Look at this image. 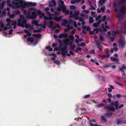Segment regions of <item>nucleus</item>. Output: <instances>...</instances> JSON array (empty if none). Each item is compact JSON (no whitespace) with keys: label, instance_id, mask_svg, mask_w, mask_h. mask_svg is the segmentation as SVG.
<instances>
[{"label":"nucleus","instance_id":"31","mask_svg":"<svg viewBox=\"0 0 126 126\" xmlns=\"http://www.w3.org/2000/svg\"><path fill=\"white\" fill-rule=\"evenodd\" d=\"M61 35H62L63 37L67 38L68 37V34L66 33H61Z\"/></svg>","mask_w":126,"mask_h":126},{"label":"nucleus","instance_id":"8","mask_svg":"<svg viewBox=\"0 0 126 126\" xmlns=\"http://www.w3.org/2000/svg\"><path fill=\"white\" fill-rule=\"evenodd\" d=\"M119 102L118 100H117L114 102H112L111 103V105L112 106H114L116 109L117 110L118 109V106L119 105Z\"/></svg>","mask_w":126,"mask_h":126},{"label":"nucleus","instance_id":"19","mask_svg":"<svg viewBox=\"0 0 126 126\" xmlns=\"http://www.w3.org/2000/svg\"><path fill=\"white\" fill-rule=\"evenodd\" d=\"M62 19V17L61 16L57 17H54V20H56L57 21L59 22L60 20H61Z\"/></svg>","mask_w":126,"mask_h":126},{"label":"nucleus","instance_id":"40","mask_svg":"<svg viewBox=\"0 0 126 126\" xmlns=\"http://www.w3.org/2000/svg\"><path fill=\"white\" fill-rule=\"evenodd\" d=\"M94 29L93 30V31H90L89 32V34L90 35H92L93 34H95V32H95V31H94Z\"/></svg>","mask_w":126,"mask_h":126},{"label":"nucleus","instance_id":"60","mask_svg":"<svg viewBox=\"0 0 126 126\" xmlns=\"http://www.w3.org/2000/svg\"><path fill=\"white\" fill-rule=\"evenodd\" d=\"M105 2L104 0H100L99 1V2L100 3L102 4Z\"/></svg>","mask_w":126,"mask_h":126},{"label":"nucleus","instance_id":"35","mask_svg":"<svg viewBox=\"0 0 126 126\" xmlns=\"http://www.w3.org/2000/svg\"><path fill=\"white\" fill-rule=\"evenodd\" d=\"M6 21L8 23H13V21L11 20V19L9 18H7L6 19Z\"/></svg>","mask_w":126,"mask_h":126},{"label":"nucleus","instance_id":"48","mask_svg":"<svg viewBox=\"0 0 126 126\" xmlns=\"http://www.w3.org/2000/svg\"><path fill=\"white\" fill-rule=\"evenodd\" d=\"M98 25L97 24V23H94L93 24V26L95 27H98Z\"/></svg>","mask_w":126,"mask_h":126},{"label":"nucleus","instance_id":"41","mask_svg":"<svg viewBox=\"0 0 126 126\" xmlns=\"http://www.w3.org/2000/svg\"><path fill=\"white\" fill-rule=\"evenodd\" d=\"M50 25L49 26H52L53 25V22L51 20L49 22Z\"/></svg>","mask_w":126,"mask_h":126},{"label":"nucleus","instance_id":"29","mask_svg":"<svg viewBox=\"0 0 126 126\" xmlns=\"http://www.w3.org/2000/svg\"><path fill=\"white\" fill-rule=\"evenodd\" d=\"M101 118L102 120L103 121L105 122H106L107 120L106 118L104 116H101Z\"/></svg>","mask_w":126,"mask_h":126},{"label":"nucleus","instance_id":"58","mask_svg":"<svg viewBox=\"0 0 126 126\" xmlns=\"http://www.w3.org/2000/svg\"><path fill=\"white\" fill-rule=\"evenodd\" d=\"M52 3L53 4L54 6H55L56 4V2L54 0H52Z\"/></svg>","mask_w":126,"mask_h":126},{"label":"nucleus","instance_id":"27","mask_svg":"<svg viewBox=\"0 0 126 126\" xmlns=\"http://www.w3.org/2000/svg\"><path fill=\"white\" fill-rule=\"evenodd\" d=\"M46 49L48 50L49 51H52L53 49L52 48H51V47L50 46H47L46 47Z\"/></svg>","mask_w":126,"mask_h":126},{"label":"nucleus","instance_id":"24","mask_svg":"<svg viewBox=\"0 0 126 126\" xmlns=\"http://www.w3.org/2000/svg\"><path fill=\"white\" fill-rule=\"evenodd\" d=\"M33 36L38 38H40L41 37V35L39 33L37 34H33Z\"/></svg>","mask_w":126,"mask_h":126},{"label":"nucleus","instance_id":"17","mask_svg":"<svg viewBox=\"0 0 126 126\" xmlns=\"http://www.w3.org/2000/svg\"><path fill=\"white\" fill-rule=\"evenodd\" d=\"M94 31H95V34H97V33L98 32H102V30L100 29H98L97 28H95L94 29Z\"/></svg>","mask_w":126,"mask_h":126},{"label":"nucleus","instance_id":"2","mask_svg":"<svg viewBox=\"0 0 126 126\" xmlns=\"http://www.w3.org/2000/svg\"><path fill=\"white\" fill-rule=\"evenodd\" d=\"M58 6L59 7L57 8V10L59 12H61L62 10V12L64 13L66 10V6L64 4V1L62 0L59 1Z\"/></svg>","mask_w":126,"mask_h":126},{"label":"nucleus","instance_id":"23","mask_svg":"<svg viewBox=\"0 0 126 126\" xmlns=\"http://www.w3.org/2000/svg\"><path fill=\"white\" fill-rule=\"evenodd\" d=\"M126 0H118L117 1L119 4H122L125 3Z\"/></svg>","mask_w":126,"mask_h":126},{"label":"nucleus","instance_id":"16","mask_svg":"<svg viewBox=\"0 0 126 126\" xmlns=\"http://www.w3.org/2000/svg\"><path fill=\"white\" fill-rule=\"evenodd\" d=\"M110 55L108 51H107V53L106 55H103L101 56V57L102 58H108L109 57Z\"/></svg>","mask_w":126,"mask_h":126},{"label":"nucleus","instance_id":"61","mask_svg":"<svg viewBox=\"0 0 126 126\" xmlns=\"http://www.w3.org/2000/svg\"><path fill=\"white\" fill-rule=\"evenodd\" d=\"M69 14L71 15V17H72L73 15H74V14H73V12L72 11H71L70 12H69Z\"/></svg>","mask_w":126,"mask_h":126},{"label":"nucleus","instance_id":"14","mask_svg":"<svg viewBox=\"0 0 126 126\" xmlns=\"http://www.w3.org/2000/svg\"><path fill=\"white\" fill-rule=\"evenodd\" d=\"M125 42L123 41L122 39H120L119 40V44L122 47H123L125 44Z\"/></svg>","mask_w":126,"mask_h":126},{"label":"nucleus","instance_id":"38","mask_svg":"<svg viewBox=\"0 0 126 126\" xmlns=\"http://www.w3.org/2000/svg\"><path fill=\"white\" fill-rule=\"evenodd\" d=\"M70 7L71 9H72L73 10H74L76 8V7L74 5H71L70 6Z\"/></svg>","mask_w":126,"mask_h":126},{"label":"nucleus","instance_id":"49","mask_svg":"<svg viewBox=\"0 0 126 126\" xmlns=\"http://www.w3.org/2000/svg\"><path fill=\"white\" fill-rule=\"evenodd\" d=\"M61 54L62 56H64V57H65L66 54L64 52H62Z\"/></svg>","mask_w":126,"mask_h":126},{"label":"nucleus","instance_id":"36","mask_svg":"<svg viewBox=\"0 0 126 126\" xmlns=\"http://www.w3.org/2000/svg\"><path fill=\"white\" fill-rule=\"evenodd\" d=\"M90 94H87V95H85L83 96V98H84L85 99H86L87 98H89V97H90Z\"/></svg>","mask_w":126,"mask_h":126},{"label":"nucleus","instance_id":"50","mask_svg":"<svg viewBox=\"0 0 126 126\" xmlns=\"http://www.w3.org/2000/svg\"><path fill=\"white\" fill-rule=\"evenodd\" d=\"M86 30L87 31L90 32L91 30V28L89 26H87L86 28Z\"/></svg>","mask_w":126,"mask_h":126},{"label":"nucleus","instance_id":"15","mask_svg":"<svg viewBox=\"0 0 126 126\" xmlns=\"http://www.w3.org/2000/svg\"><path fill=\"white\" fill-rule=\"evenodd\" d=\"M88 1L89 3V5L91 6V8H90V9L91 10H95V8L94 7L93 5H91L92 3L91 1L89 0H88Z\"/></svg>","mask_w":126,"mask_h":126},{"label":"nucleus","instance_id":"54","mask_svg":"<svg viewBox=\"0 0 126 126\" xmlns=\"http://www.w3.org/2000/svg\"><path fill=\"white\" fill-rule=\"evenodd\" d=\"M76 2H77L76 0H72L71 1V4H74Z\"/></svg>","mask_w":126,"mask_h":126},{"label":"nucleus","instance_id":"42","mask_svg":"<svg viewBox=\"0 0 126 126\" xmlns=\"http://www.w3.org/2000/svg\"><path fill=\"white\" fill-rule=\"evenodd\" d=\"M99 39L100 40L102 41H104V40L103 38V36H100L99 37Z\"/></svg>","mask_w":126,"mask_h":126},{"label":"nucleus","instance_id":"10","mask_svg":"<svg viewBox=\"0 0 126 126\" xmlns=\"http://www.w3.org/2000/svg\"><path fill=\"white\" fill-rule=\"evenodd\" d=\"M27 21H26V22L25 23H23L20 24L18 25V26H19L21 27H22L24 28L25 27L26 28H27L29 27V25L28 24H27Z\"/></svg>","mask_w":126,"mask_h":126},{"label":"nucleus","instance_id":"30","mask_svg":"<svg viewBox=\"0 0 126 126\" xmlns=\"http://www.w3.org/2000/svg\"><path fill=\"white\" fill-rule=\"evenodd\" d=\"M79 14L80 13L79 11H76V12L75 11L74 12V15L77 16H78L79 15Z\"/></svg>","mask_w":126,"mask_h":126},{"label":"nucleus","instance_id":"39","mask_svg":"<svg viewBox=\"0 0 126 126\" xmlns=\"http://www.w3.org/2000/svg\"><path fill=\"white\" fill-rule=\"evenodd\" d=\"M69 39L71 40H74V37L72 35H70L69 36Z\"/></svg>","mask_w":126,"mask_h":126},{"label":"nucleus","instance_id":"28","mask_svg":"<svg viewBox=\"0 0 126 126\" xmlns=\"http://www.w3.org/2000/svg\"><path fill=\"white\" fill-rule=\"evenodd\" d=\"M116 16L117 17H118L119 19H121L122 18V15L118 13L117 14Z\"/></svg>","mask_w":126,"mask_h":126},{"label":"nucleus","instance_id":"52","mask_svg":"<svg viewBox=\"0 0 126 126\" xmlns=\"http://www.w3.org/2000/svg\"><path fill=\"white\" fill-rule=\"evenodd\" d=\"M121 95L120 94H117L116 95V96L117 98H119L121 97Z\"/></svg>","mask_w":126,"mask_h":126},{"label":"nucleus","instance_id":"5","mask_svg":"<svg viewBox=\"0 0 126 126\" xmlns=\"http://www.w3.org/2000/svg\"><path fill=\"white\" fill-rule=\"evenodd\" d=\"M20 18L17 20V25L23 23H25L26 22L25 21H27L26 19L24 16L20 15Z\"/></svg>","mask_w":126,"mask_h":126},{"label":"nucleus","instance_id":"22","mask_svg":"<svg viewBox=\"0 0 126 126\" xmlns=\"http://www.w3.org/2000/svg\"><path fill=\"white\" fill-rule=\"evenodd\" d=\"M32 23L36 26H38V22L36 20H33L32 21Z\"/></svg>","mask_w":126,"mask_h":126},{"label":"nucleus","instance_id":"64","mask_svg":"<svg viewBox=\"0 0 126 126\" xmlns=\"http://www.w3.org/2000/svg\"><path fill=\"white\" fill-rule=\"evenodd\" d=\"M90 125L91 126H98L99 125H97L96 124H94L93 125V124L92 123H91L90 124Z\"/></svg>","mask_w":126,"mask_h":126},{"label":"nucleus","instance_id":"20","mask_svg":"<svg viewBox=\"0 0 126 126\" xmlns=\"http://www.w3.org/2000/svg\"><path fill=\"white\" fill-rule=\"evenodd\" d=\"M27 41L30 42L31 43H32L34 41L32 37H29L27 38Z\"/></svg>","mask_w":126,"mask_h":126},{"label":"nucleus","instance_id":"59","mask_svg":"<svg viewBox=\"0 0 126 126\" xmlns=\"http://www.w3.org/2000/svg\"><path fill=\"white\" fill-rule=\"evenodd\" d=\"M108 96L110 98H111L112 97L111 94L110 93H109L108 94Z\"/></svg>","mask_w":126,"mask_h":126},{"label":"nucleus","instance_id":"51","mask_svg":"<svg viewBox=\"0 0 126 126\" xmlns=\"http://www.w3.org/2000/svg\"><path fill=\"white\" fill-rule=\"evenodd\" d=\"M106 18V16H104L102 18V20L103 21H104Z\"/></svg>","mask_w":126,"mask_h":126},{"label":"nucleus","instance_id":"25","mask_svg":"<svg viewBox=\"0 0 126 126\" xmlns=\"http://www.w3.org/2000/svg\"><path fill=\"white\" fill-rule=\"evenodd\" d=\"M82 50V49L80 47H77L76 50L75 52L76 53H77L79 51H80V52Z\"/></svg>","mask_w":126,"mask_h":126},{"label":"nucleus","instance_id":"18","mask_svg":"<svg viewBox=\"0 0 126 126\" xmlns=\"http://www.w3.org/2000/svg\"><path fill=\"white\" fill-rule=\"evenodd\" d=\"M110 60L113 61L118 62L119 61L118 58H115L114 57H110Z\"/></svg>","mask_w":126,"mask_h":126},{"label":"nucleus","instance_id":"46","mask_svg":"<svg viewBox=\"0 0 126 126\" xmlns=\"http://www.w3.org/2000/svg\"><path fill=\"white\" fill-rule=\"evenodd\" d=\"M9 16L10 17L12 18H14L15 17V15L13 14H10L9 15Z\"/></svg>","mask_w":126,"mask_h":126},{"label":"nucleus","instance_id":"11","mask_svg":"<svg viewBox=\"0 0 126 126\" xmlns=\"http://www.w3.org/2000/svg\"><path fill=\"white\" fill-rule=\"evenodd\" d=\"M104 108L105 109H107V110L109 111H114L115 110V109L113 106L110 107V106H107L105 107Z\"/></svg>","mask_w":126,"mask_h":126},{"label":"nucleus","instance_id":"56","mask_svg":"<svg viewBox=\"0 0 126 126\" xmlns=\"http://www.w3.org/2000/svg\"><path fill=\"white\" fill-rule=\"evenodd\" d=\"M76 31L75 29H74L73 30L71 31V33L73 34H74L75 33Z\"/></svg>","mask_w":126,"mask_h":126},{"label":"nucleus","instance_id":"26","mask_svg":"<svg viewBox=\"0 0 126 126\" xmlns=\"http://www.w3.org/2000/svg\"><path fill=\"white\" fill-rule=\"evenodd\" d=\"M94 21L93 18L91 17H90L89 19V22L90 23H92Z\"/></svg>","mask_w":126,"mask_h":126},{"label":"nucleus","instance_id":"47","mask_svg":"<svg viewBox=\"0 0 126 126\" xmlns=\"http://www.w3.org/2000/svg\"><path fill=\"white\" fill-rule=\"evenodd\" d=\"M105 7H101L100 9V10L101 11H102V12H104V11L105 10Z\"/></svg>","mask_w":126,"mask_h":126},{"label":"nucleus","instance_id":"53","mask_svg":"<svg viewBox=\"0 0 126 126\" xmlns=\"http://www.w3.org/2000/svg\"><path fill=\"white\" fill-rule=\"evenodd\" d=\"M22 11L23 13L25 15H26L27 14H28V13L27 12V10H23Z\"/></svg>","mask_w":126,"mask_h":126},{"label":"nucleus","instance_id":"3","mask_svg":"<svg viewBox=\"0 0 126 126\" xmlns=\"http://www.w3.org/2000/svg\"><path fill=\"white\" fill-rule=\"evenodd\" d=\"M33 10V8H30L28 9V15L26 16V17H27L28 16L30 18L32 19H34L36 18L37 15L36 12L33 11L32 12V14L31 13V11Z\"/></svg>","mask_w":126,"mask_h":126},{"label":"nucleus","instance_id":"6","mask_svg":"<svg viewBox=\"0 0 126 126\" xmlns=\"http://www.w3.org/2000/svg\"><path fill=\"white\" fill-rule=\"evenodd\" d=\"M37 14L40 16V18L42 17L43 16H44V19L45 20H50L51 19V18L49 17H47V16H45L44 13H43L40 10H38L37 12Z\"/></svg>","mask_w":126,"mask_h":126},{"label":"nucleus","instance_id":"44","mask_svg":"<svg viewBox=\"0 0 126 126\" xmlns=\"http://www.w3.org/2000/svg\"><path fill=\"white\" fill-rule=\"evenodd\" d=\"M41 31L40 30H33V32L34 33H36L39 32Z\"/></svg>","mask_w":126,"mask_h":126},{"label":"nucleus","instance_id":"32","mask_svg":"<svg viewBox=\"0 0 126 126\" xmlns=\"http://www.w3.org/2000/svg\"><path fill=\"white\" fill-rule=\"evenodd\" d=\"M67 28H65L64 29V31L65 32H67L68 30H69V28H70V26L68 25L67 26Z\"/></svg>","mask_w":126,"mask_h":126},{"label":"nucleus","instance_id":"4","mask_svg":"<svg viewBox=\"0 0 126 126\" xmlns=\"http://www.w3.org/2000/svg\"><path fill=\"white\" fill-rule=\"evenodd\" d=\"M58 42L60 44V46L61 47H62L63 45H64L63 47L65 48L66 49H67L68 48V42L65 40H61L60 39L58 40Z\"/></svg>","mask_w":126,"mask_h":126},{"label":"nucleus","instance_id":"43","mask_svg":"<svg viewBox=\"0 0 126 126\" xmlns=\"http://www.w3.org/2000/svg\"><path fill=\"white\" fill-rule=\"evenodd\" d=\"M16 15H19L20 14V12L19 10H17V11L15 12Z\"/></svg>","mask_w":126,"mask_h":126},{"label":"nucleus","instance_id":"57","mask_svg":"<svg viewBox=\"0 0 126 126\" xmlns=\"http://www.w3.org/2000/svg\"><path fill=\"white\" fill-rule=\"evenodd\" d=\"M78 20L80 22H82L84 20V19L81 17H79Z\"/></svg>","mask_w":126,"mask_h":126},{"label":"nucleus","instance_id":"45","mask_svg":"<svg viewBox=\"0 0 126 126\" xmlns=\"http://www.w3.org/2000/svg\"><path fill=\"white\" fill-rule=\"evenodd\" d=\"M48 26L49 28H51L53 29H55L56 28V26Z\"/></svg>","mask_w":126,"mask_h":126},{"label":"nucleus","instance_id":"34","mask_svg":"<svg viewBox=\"0 0 126 126\" xmlns=\"http://www.w3.org/2000/svg\"><path fill=\"white\" fill-rule=\"evenodd\" d=\"M105 106L104 104L101 103V104L97 105V107L98 108H99L102 107H104Z\"/></svg>","mask_w":126,"mask_h":126},{"label":"nucleus","instance_id":"13","mask_svg":"<svg viewBox=\"0 0 126 126\" xmlns=\"http://www.w3.org/2000/svg\"><path fill=\"white\" fill-rule=\"evenodd\" d=\"M113 114L111 112H107L104 115V116L106 117H109L111 116Z\"/></svg>","mask_w":126,"mask_h":126},{"label":"nucleus","instance_id":"1","mask_svg":"<svg viewBox=\"0 0 126 126\" xmlns=\"http://www.w3.org/2000/svg\"><path fill=\"white\" fill-rule=\"evenodd\" d=\"M16 5H19L20 7L22 9H24L26 7H28L30 6H34L37 5V3L36 2H24L21 0H19L18 2H16Z\"/></svg>","mask_w":126,"mask_h":126},{"label":"nucleus","instance_id":"63","mask_svg":"<svg viewBox=\"0 0 126 126\" xmlns=\"http://www.w3.org/2000/svg\"><path fill=\"white\" fill-rule=\"evenodd\" d=\"M54 63L57 64L58 65L59 64H60V63L57 60H56L54 61Z\"/></svg>","mask_w":126,"mask_h":126},{"label":"nucleus","instance_id":"37","mask_svg":"<svg viewBox=\"0 0 126 126\" xmlns=\"http://www.w3.org/2000/svg\"><path fill=\"white\" fill-rule=\"evenodd\" d=\"M97 47L100 51L102 50L103 49V46L102 45H101L99 46H98Z\"/></svg>","mask_w":126,"mask_h":126},{"label":"nucleus","instance_id":"33","mask_svg":"<svg viewBox=\"0 0 126 126\" xmlns=\"http://www.w3.org/2000/svg\"><path fill=\"white\" fill-rule=\"evenodd\" d=\"M74 18L76 20H78L79 17L78 16H75V15H73L72 17Z\"/></svg>","mask_w":126,"mask_h":126},{"label":"nucleus","instance_id":"55","mask_svg":"<svg viewBox=\"0 0 126 126\" xmlns=\"http://www.w3.org/2000/svg\"><path fill=\"white\" fill-rule=\"evenodd\" d=\"M13 31V30L12 29H11L9 30V32L8 33V34L9 35H10L12 34V32Z\"/></svg>","mask_w":126,"mask_h":126},{"label":"nucleus","instance_id":"7","mask_svg":"<svg viewBox=\"0 0 126 126\" xmlns=\"http://www.w3.org/2000/svg\"><path fill=\"white\" fill-rule=\"evenodd\" d=\"M124 70H126V66L125 64H124L121 67L119 68L118 70L119 72V71H121V72H122L121 74L125 76L126 74L124 71Z\"/></svg>","mask_w":126,"mask_h":126},{"label":"nucleus","instance_id":"12","mask_svg":"<svg viewBox=\"0 0 126 126\" xmlns=\"http://www.w3.org/2000/svg\"><path fill=\"white\" fill-rule=\"evenodd\" d=\"M116 123L117 125L122 124L123 119L122 118H117L116 119Z\"/></svg>","mask_w":126,"mask_h":126},{"label":"nucleus","instance_id":"62","mask_svg":"<svg viewBox=\"0 0 126 126\" xmlns=\"http://www.w3.org/2000/svg\"><path fill=\"white\" fill-rule=\"evenodd\" d=\"M124 106V105L123 104L120 105L118 107V108L121 109Z\"/></svg>","mask_w":126,"mask_h":126},{"label":"nucleus","instance_id":"21","mask_svg":"<svg viewBox=\"0 0 126 126\" xmlns=\"http://www.w3.org/2000/svg\"><path fill=\"white\" fill-rule=\"evenodd\" d=\"M126 24L121 28V31L122 32H126Z\"/></svg>","mask_w":126,"mask_h":126},{"label":"nucleus","instance_id":"9","mask_svg":"<svg viewBox=\"0 0 126 126\" xmlns=\"http://www.w3.org/2000/svg\"><path fill=\"white\" fill-rule=\"evenodd\" d=\"M120 11L122 14H125L126 12V7L124 5L122 6L120 10Z\"/></svg>","mask_w":126,"mask_h":126}]
</instances>
